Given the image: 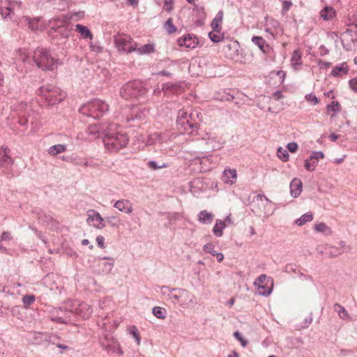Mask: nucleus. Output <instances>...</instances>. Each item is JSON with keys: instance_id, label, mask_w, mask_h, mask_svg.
Masks as SVG:
<instances>
[{"instance_id": "f257e3e1", "label": "nucleus", "mask_w": 357, "mask_h": 357, "mask_svg": "<svg viewBox=\"0 0 357 357\" xmlns=\"http://www.w3.org/2000/svg\"><path fill=\"white\" fill-rule=\"evenodd\" d=\"M116 127V124L109 123L104 129L103 143L110 151H118L125 147L129 141L127 135L115 131Z\"/></svg>"}, {"instance_id": "f03ea898", "label": "nucleus", "mask_w": 357, "mask_h": 357, "mask_svg": "<svg viewBox=\"0 0 357 357\" xmlns=\"http://www.w3.org/2000/svg\"><path fill=\"white\" fill-rule=\"evenodd\" d=\"M199 114L197 112H188L183 109L179 110L176 119L178 130L183 134L195 135L197 134L199 123L197 119Z\"/></svg>"}, {"instance_id": "7ed1b4c3", "label": "nucleus", "mask_w": 357, "mask_h": 357, "mask_svg": "<svg viewBox=\"0 0 357 357\" xmlns=\"http://www.w3.org/2000/svg\"><path fill=\"white\" fill-rule=\"evenodd\" d=\"M163 294H167L169 298L174 304H178L183 308H188L195 304L194 295L186 289L162 287Z\"/></svg>"}, {"instance_id": "20e7f679", "label": "nucleus", "mask_w": 357, "mask_h": 357, "mask_svg": "<svg viewBox=\"0 0 357 357\" xmlns=\"http://www.w3.org/2000/svg\"><path fill=\"white\" fill-rule=\"evenodd\" d=\"M146 84L139 80L130 81L120 89V96L126 99H139L148 92Z\"/></svg>"}, {"instance_id": "39448f33", "label": "nucleus", "mask_w": 357, "mask_h": 357, "mask_svg": "<svg viewBox=\"0 0 357 357\" xmlns=\"http://www.w3.org/2000/svg\"><path fill=\"white\" fill-rule=\"evenodd\" d=\"M37 94L49 105L58 104L66 97V93L64 91L52 84L40 86L37 90Z\"/></svg>"}, {"instance_id": "423d86ee", "label": "nucleus", "mask_w": 357, "mask_h": 357, "mask_svg": "<svg viewBox=\"0 0 357 357\" xmlns=\"http://www.w3.org/2000/svg\"><path fill=\"white\" fill-rule=\"evenodd\" d=\"M109 109V105L104 101L99 99H94L82 105L79 112L94 119H99Z\"/></svg>"}, {"instance_id": "0eeeda50", "label": "nucleus", "mask_w": 357, "mask_h": 357, "mask_svg": "<svg viewBox=\"0 0 357 357\" xmlns=\"http://www.w3.org/2000/svg\"><path fill=\"white\" fill-rule=\"evenodd\" d=\"M33 59L36 66L43 70H53L57 67L58 61L54 59L46 49H36Z\"/></svg>"}, {"instance_id": "6e6552de", "label": "nucleus", "mask_w": 357, "mask_h": 357, "mask_svg": "<svg viewBox=\"0 0 357 357\" xmlns=\"http://www.w3.org/2000/svg\"><path fill=\"white\" fill-rule=\"evenodd\" d=\"M114 43L119 51L128 53L137 50V44L134 43L132 38L127 35H118L114 37Z\"/></svg>"}, {"instance_id": "1a4fd4ad", "label": "nucleus", "mask_w": 357, "mask_h": 357, "mask_svg": "<svg viewBox=\"0 0 357 357\" xmlns=\"http://www.w3.org/2000/svg\"><path fill=\"white\" fill-rule=\"evenodd\" d=\"M254 284L258 286L259 294L261 296H268L272 292V280L266 275H260L255 281Z\"/></svg>"}, {"instance_id": "9d476101", "label": "nucleus", "mask_w": 357, "mask_h": 357, "mask_svg": "<svg viewBox=\"0 0 357 357\" xmlns=\"http://www.w3.org/2000/svg\"><path fill=\"white\" fill-rule=\"evenodd\" d=\"M52 321L59 324H66L71 320L73 312L64 307L54 308L50 312Z\"/></svg>"}, {"instance_id": "9b49d317", "label": "nucleus", "mask_w": 357, "mask_h": 357, "mask_svg": "<svg viewBox=\"0 0 357 357\" xmlns=\"http://www.w3.org/2000/svg\"><path fill=\"white\" fill-rule=\"evenodd\" d=\"M114 266V259L109 257L99 258L98 273L100 275L109 274Z\"/></svg>"}, {"instance_id": "f8f14e48", "label": "nucleus", "mask_w": 357, "mask_h": 357, "mask_svg": "<svg viewBox=\"0 0 357 357\" xmlns=\"http://www.w3.org/2000/svg\"><path fill=\"white\" fill-rule=\"evenodd\" d=\"M86 222L89 225H93L94 227L101 229L105 227V219L102 218L100 214L93 210L91 209L87 211Z\"/></svg>"}, {"instance_id": "ddd939ff", "label": "nucleus", "mask_w": 357, "mask_h": 357, "mask_svg": "<svg viewBox=\"0 0 357 357\" xmlns=\"http://www.w3.org/2000/svg\"><path fill=\"white\" fill-rule=\"evenodd\" d=\"M14 160L8 155L6 148L0 149V169L9 170L13 165Z\"/></svg>"}, {"instance_id": "4468645a", "label": "nucleus", "mask_w": 357, "mask_h": 357, "mask_svg": "<svg viewBox=\"0 0 357 357\" xmlns=\"http://www.w3.org/2000/svg\"><path fill=\"white\" fill-rule=\"evenodd\" d=\"M177 42L179 46H185L190 49L195 48L199 43L197 38L191 34H187L178 38Z\"/></svg>"}, {"instance_id": "2eb2a0df", "label": "nucleus", "mask_w": 357, "mask_h": 357, "mask_svg": "<svg viewBox=\"0 0 357 357\" xmlns=\"http://www.w3.org/2000/svg\"><path fill=\"white\" fill-rule=\"evenodd\" d=\"M75 312L83 319H88L93 313V308L89 304L82 303L76 307Z\"/></svg>"}, {"instance_id": "dca6fc26", "label": "nucleus", "mask_w": 357, "mask_h": 357, "mask_svg": "<svg viewBox=\"0 0 357 357\" xmlns=\"http://www.w3.org/2000/svg\"><path fill=\"white\" fill-rule=\"evenodd\" d=\"M302 186H303V184H302V181H301V179L294 178L291 181V183H290L291 195L294 198L298 197L302 192Z\"/></svg>"}, {"instance_id": "f3484780", "label": "nucleus", "mask_w": 357, "mask_h": 357, "mask_svg": "<svg viewBox=\"0 0 357 357\" xmlns=\"http://www.w3.org/2000/svg\"><path fill=\"white\" fill-rule=\"evenodd\" d=\"M114 207L121 212L130 213L132 211V204L127 199L118 200L114 204Z\"/></svg>"}, {"instance_id": "a211bd4d", "label": "nucleus", "mask_w": 357, "mask_h": 357, "mask_svg": "<svg viewBox=\"0 0 357 357\" xmlns=\"http://www.w3.org/2000/svg\"><path fill=\"white\" fill-rule=\"evenodd\" d=\"M252 42L257 45L264 54H267L271 50L269 45L266 44V40L261 36H253Z\"/></svg>"}, {"instance_id": "6ab92c4d", "label": "nucleus", "mask_w": 357, "mask_h": 357, "mask_svg": "<svg viewBox=\"0 0 357 357\" xmlns=\"http://www.w3.org/2000/svg\"><path fill=\"white\" fill-rule=\"evenodd\" d=\"M349 72V66L347 63L344 62L334 67L331 73L333 77H341L342 75H347Z\"/></svg>"}, {"instance_id": "aec40b11", "label": "nucleus", "mask_w": 357, "mask_h": 357, "mask_svg": "<svg viewBox=\"0 0 357 357\" xmlns=\"http://www.w3.org/2000/svg\"><path fill=\"white\" fill-rule=\"evenodd\" d=\"M222 181L225 183L233 184L236 179V171L235 169H225L222 176Z\"/></svg>"}, {"instance_id": "412c9836", "label": "nucleus", "mask_w": 357, "mask_h": 357, "mask_svg": "<svg viewBox=\"0 0 357 357\" xmlns=\"http://www.w3.org/2000/svg\"><path fill=\"white\" fill-rule=\"evenodd\" d=\"M14 4L15 5L16 4L18 6H20L21 2H17L15 1H10L9 5L7 7H6L4 8H1V14L3 19L8 20V19L11 18V14L13 13V9L14 7Z\"/></svg>"}, {"instance_id": "4be33fe9", "label": "nucleus", "mask_w": 357, "mask_h": 357, "mask_svg": "<svg viewBox=\"0 0 357 357\" xmlns=\"http://www.w3.org/2000/svg\"><path fill=\"white\" fill-rule=\"evenodd\" d=\"M223 14V11L220 10L211 24L212 29L216 32H220L222 29L221 24L222 22Z\"/></svg>"}, {"instance_id": "5701e85b", "label": "nucleus", "mask_w": 357, "mask_h": 357, "mask_svg": "<svg viewBox=\"0 0 357 357\" xmlns=\"http://www.w3.org/2000/svg\"><path fill=\"white\" fill-rule=\"evenodd\" d=\"M104 129H106V128L98 124L90 125L88 128V132L95 137H100L101 135L104 137Z\"/></svg>"}, {"instance_id": "b1692460", "label": "nucleus", "mask_w": 357, "mask_h": 357, "mask_svg": "<svg viewBox=\"0 0 357 357\" xmlns=\"http://www.w3.org/2000/svg\"><path fill=\"white\" fill-rule=\"evenodd\" d=\"M213 217L214 215L213 213L204 210L199 212L198 215V220L202 224H211L213 222Z\"/></svg>"}, {"instance_id": "393cba45", "label": "nucleus", "mask_w": 357, "mask_h": 357, "mask_svg": "<svg viewBox=\"0 0 357 357\" xmlns=\"http://www.w3.org/2000/svg\"><path fill=\"white\" fill-rule=\"evenodd\" d=\"M325 251L331 257H337L344 252V250H341V248L331 245H326L325 246Z\"/></svg>"}, {"instance_id": "a878e982", "label": "nucleus", "mask_w": 357, "mask_h": 357, "mask_svg": "<svg viewBox=\"0 0 357 357\" xmlns=\"http://www.w3.org/2000/svg\"><path fill=\"white\" fill-rule=\"evenodd\" d=\"M75 31H77L83 38H93V34L91 31L86 26L82 24H77L75 25Z\"/></svg>"}, {"instance_id": "bb28decb", "label": "nucleus", "mask_w": 357, "mask_h": 357, "mask_svg": "<svg viewBox=\"0 0 357 357\" xmlns=\"http://www.w3.org/2000/svg\"><path fill=\"white\" fill-rule=\"evenodd\" d=\"M226 225L221 220H217L213 228V232L217 237H220L223 235V229L225 228Z\"/></svg>"}, {"instance_id": "cd10ccee", "label": "nucleus", "mask_w": 357, "mask_h": 357, "mask_svg": "<svg viewBox=\"0 0 357 357\" xmlns=\"http://www.w3.org/2000/svg\"><path fill=\"white\" fill-rule=\"evenodd\" d=\"M67 147L64 144H56L49 148L48 153L52 155H56L59 153L66 151Z\"/></svg>"}, {"instance_id": "c85d7f7f", "label": "nucleus", "mask_w": 357, "mask_h": 357, "mask_svg": "<svg viewBox=\"0 0 357 357\" xmlns=\"http://www.w3.org/2000/svg\"><path fill=\"white\" fill-rule=\"evenodd\" d=\"M335 14V11L333 9V8L328 6L325 7L320 12L321 17L325 20H328L333 18Z\"/></svg>"}, {"instance_id": "c756f323", "label": "nucleus", "mask_w": 357, "mask_h": 357, "mask_svg": "<svg viewBox=\"0 0 357 357\" xmlns=\"http://www.w3.org/2000/svg\"><path fill=\"white\" fill-rule=\"evenodd\" d=\"M313 220V215L311 212L306 213L301 215V218L296 220V223L298 226H303L307 222H311Z\"/></svg>"}, {"instance_id": "7c9ffc66", "label": "nucleus", "mask_w": 357, "mask_h": 357, "mask_svg": "<svg viewBox=\"0 0 357 357\" xmlns=\"http://www.w3.org/2000/svg\"><path fill=\"white\" fill-rule=\"evenodd\" d=\"M334 310L338 314L339 317L342 319L349 318V314L345 308L339 303H335L333 306Z\"/></svg>"}, {"instance_id": "2f4dec72", "label": "nucleus", "mask_w": 357, "mask_h": 357, "mask_svg": "<svg viewBox=\"0 0 357 357\" xmlns=\"http://www.w3.org/2000/svg\"><path fill=\"white\" fill-rule=\"evenodd\" d=\"M139 54H149L155 52V47L153 44H146L135 50Z\"/></svg>"}, {"instance_id": "473e14b6", "label": "nucleus", "mask_w": 357, "mask_h": 357, "mask_svg": "<svg viewBox=\"0 0 357 357\" xmlns=\"http://www.w3.org/2000/svg\"><path fill=\"white\" fill-rule=\"evenodd\" d=\"M38 215L39 222L44 225H48L53 221V218L50 215L45 214V213H38Z\"/></svg>"}, {"instance_id": "72a5a7b5", "label": "nucleus", "mask_w": 357, "mask_h": 357, "mask_svg": "<svg viewBox=\"0 0 357 357\" xmlns=\"http://www.w3.org/2000/svg\"><path fill=\"white\" fill-rule=\"evenodd\" d=\"M67 162L73 163L77 165H82L84 167L88 166V162L86 159H83V158H79L77 156H75V157L72 156L71 158H68Z\"/></svg>"}, {"instance_id": "f704fd0d", "label": "nucleus", "mask_w": 357, "mask_h": 357, "mask_svg": "<svg viewBox=\"0 0 357 357\" xmlns=\"http://www.w3.org/2000/svg\"><path fill=\"white\" fill-rule=\"evenodd\" d=\"M152 312L158 319H163L166 317V310L160 307H154Z\"/></svg>"}, {"instance_id": "c9c22d12", "label": "nucleus", "mask_w": 357, "mask_h": 357, "mask_svg": "<svg viewBox=\"0 0 357 357\" xmlns=\"http://www.w3.org/2000/svg\"><path fill=\"white\" fill-rule=\"evenodd\" d=\"M147 166L151 169L156 170V169L167 167L168 165L165 162L159 164L154 160H150L147 162Z\"/></svg>"}, {"instance_id": "e433bc0d", "label": "nucleus", "mask_w": 357, "mask_h": 357, "mask_svg": "<svg viewBox=\"0 0 357 357\" xmlns=\"http://www.w3.org/2000/svg\"><path fill=\"white\" fill-rule=\"evenodd\" d=\"M291 61L293 66L301 65V54L298 50L294 51Z\"/></svg>"}, {"instance_id": "4c0bfd02", "label": "nucleus", "mask_w": 357, "mask_h": 357, "mask_svg": "<svg viewBox=\"0 0 357 357\" xmlns=\"http://www.w3.org/2000/svg\"><path fill=\"white\" fill-rule=\"evenodd\" d=\"M165 28L168 33H174L176 31V27L173 24V20L169 18L165 23Z\"/></svg>"}, {"instance_id": "58836bf2", "label": "nucleus", "mask_w": 357, "mask_h": 357, "mask_svg": "<svg viewBox=\"0 0 357 357\" xmlns=\"http://www.w3.org/2000/svg\"><path fill=\"white\" fill-rule=\"evenodd\" d=\"M297 271L298 272V275L301 276H304V275L298 270V266L295 264H288L285 266V272L288 273H296ZM305 278H307L306 275H305Z\"/></svg>"}, {"instance_id": "ea45409f", "label": "nucleus", "mask_w": 357, "mask_h": 357, "mask_svg": "<svg viewBox=\"0 0 357 357\" xmlns=\"http://www.w3.org/2000/svg\"><path fill=\"white\" fill-rule=\"evenodd\" d=\"M107 222L112 227H119L120 220L115 216H108L105 219V222Z\"/></svg>"}, {"instance_id": "a19ab883", "label": "nucleus", "mask_w": 357, "mask_h": 357, "mask_svg": "<svg viewBox=\"0 0 357 357\" xmlns=\"http://www.w3.org/2000/svg\"><path fill=\"white\" fill-rule=\"evenodd\" d=\"M225 47L227 49H228L229 50L234 51V54H233L234 55H235V54H236V56L238 55L240 45L237 41L231 42V43L227 44L225 46Z\"/></svg>"}, {"instance_id": "79ce46f5", "label": "nucleus", "mask_w": 357, "mask_h": 357, "mask_svg": "<svg viewBox=\"0 0 357 357\" xmlns=\"http://www.w3.org/2000/svg\"><path fill=\"white\" fill-rule=\"evenodd\" d=\"M277 155L283 162H286L289 160L288 151L282 147L278 149Z\"/></svg>"}, {"instance_id": "37998d69", "label": "nucleus", "mask_w": 357, "mask_h": 357, "mask_svg": "<svg viewBox=\"0 0 357 357\" xmlns=\"http://www.w3.org/2000/svg\"><path fill=\"white\" fill-rule=\"evenodd\" d=\"M314 229L318 232L326 233L328 231L329 233L331 232V229L325 223L323 222L316 224L314 226Z\"/></svg>"}, {"instance_id": "c03bdc74", "label": "nucleus", "mask_w": 357, "mask_h": 357, "mask_svg": "<svg viewBox=\"0 0 357 357\" xmlns=\"http://www.w3.org/2000/svg\"><path fill=\"white\" fill-rule=\"evenodd\" d=\"M317 162L316 160H311L310 158L309 159H306L305 160V168L308 171H313L315 167L317 165Z\"/></svg>"}, {"instance_id": "a18cd8bd", "label": "nucleus", "mask_w": 357, "mask_h": 357, "mask_svg": "<svg viewBox=\"0 0 357 357\" xmlns=\"http://www.w3.org/2000/svg\"><path fill=\"white\" fill-rule=\"evenodd\" d=\"M36 300V298H35V296L34 295H25L24 296H23L22 298V303L25 305H31V304H33L34 303Z\"/></svg>"}, {"instance_id": "49530a36", "label": "nucleus", "mask_w": 357, "mask_h": 357, "mask_svg": "<svg viewBox=\"0 0 357 357\" xmlns=\"http://www.w3.org/2000/svg\"><path fill=\"white\" fill-rule=\"evenodd\" d=\"M215 245L211 243H208L203 247V250L206 253H209L213 256H215L216 251L214 250Z\"/></svg>"}, {"instance_id": "de8ad7c7", "label": "nucleus", "mask_w": 357, "mask_h": 357, "mask_svg": "<svg viewBox=\"0 0 357 357\" xmlns=\"http://www.w3.org/2000/svg\"><path fill=\"white\" fill-rule=\"evenodd\" d=\"M305 99L307 102L312 103L314 105L319 102V99L313 93H310L309 94L305 95Z\"/></svg>"}, {"instance_id": "09e8293b", "label": "nucleus", "mask_w": 357, "mask_h": 357, "mask_svg": "<svg viewBox=\"0 0 357 357\" xmlns=\"http://www.w3.org/2000/svg\"><path fill=\"white\" fill-rule=\"evenodd\" d=\"M130 333L132 335V336L135 337L137 344H139L140 343V335L138 332V329L135 326H132L129 329Z\"/></svg>"}, {"instance_id": "8fccbe9b", "label": "nucleus", "mask_w": 357, "mask_h": 357, "mask_svg": "<svg viewBox=\"0 0 357 357\" xmlns=\"http://www.w3.org/2000/svg\"><path fill=\"white\" fill-rule=\"evenodd\" d=\"M328 111H333L337 112L340 109V105L337 101H333L331 104L327 105Z\"/></svg>"}, {"instance_id": "3c124183", "label": "nucleus", "mask_w": 357, "mask_h": 357, "mask_svg": "<svg viewBox=\"0 0 357 357\" xmlns=\"http://www.w3.org/2000/svg\"><path fill=\"white\" fill-rule=\"evenodd\" d=\"M234 336L241 342V344L243 347H245L247 346L248 341L242 337L240 332H234Z\"/></svg>"}, {"instance_id": "603ef678", "label": "nucleus", "mask_w": 357, "mask_h": 357, "mask_svg": "<svg viewBox=\"0 0 357 357\" xmlns=\"http://www.w3.org/2000/svg\"><path fill=\"white\" fill-rule=\"evenodd\" d=\"M324 154L322 151H314L310 156L311 160H316L317 162L319 158H324Z\"/></svg>"}, {"instance_id": "864d4df0", "label": "nucleus", "mask_w": 357, "mask_h": 357, "mask_svg": "<svg viewBox=\"0 0 357 357\" xmlns=\"http://www.w3.org/2000/svg\"><path fill=\"white\" fill-rule=\"evenodd\" d=\"M292 6V2L291 0H284L283 1V5H282V14H285L291 8V6Z\"/></svg>"}, {"instance_id": "5fc2aeb1", "label": "nucleus", "mask_w": 357, "mask_h": 357, "mask_svg": "<svg viewBox=\"0 0 357 357\" xmlns=\"http://www.w3.org/2000/svg\"><path fill=\"white\" fill-rule=\"evenodd\" d=\"M208 36H209L210 39L214 43H218V42L221 41V40L222 39V36H220V35H218L215 33H213V32H210L208 33Z\"/></svg>"}, {"instance_id": "6e6d98bb", "label": "nucleus", "mask_w": 357, "mask_h": 357, "mask_svg": "<svg viewBox=\"0 0 357 357\" xmlns=\"http://www.w3.org/2000/svg\"><path fill=\"white\" fill-rule=\"evenodd\" d=\"M350 88L356 93H357V78H353L349 82Z\"/></svg>"}, {"instance_id": "4d7b16f0", "label": "nucleus", "mask_w": 357, "mask_h": 357, "mask_svg": "<svg viewBox=\"0 0 357 357\" xmlns=\"http://www.w3.org/2000/svg\"><path fill=\"white\" fill-rule=\"evenodd\" d=\"M287 147L291 153H295L298 149V144L296 142H290Z\"/></svg>"}, {"instance_id": "13d9d810", "label": "nucleus", "mask_w": 357, "mask_h": 357, "mask_svg": "<svg viewBox=\"0 0 357 357\" xmlns=\"http://www.w3.org/2000/svg\"><path fill=\"white\" fill-rule=\"evenodd\" d=\"M98 247L100 248H105V238L102 236H98L96 239Z\"/></svg>"}, {"instance_id": "bf43d9fd", "label": "nucleus", "mask_w": 357, "mask_h": 357, "mask_svg": "<svg viewBox=\"0 0 357 357\" xmlns=\"http://www.w3.org/2000/svg\"><path fill=\"white\" fill-rule=\"evenodd\" d=\"M12 239V236L10 232L3 231L1 236V240L4 241H10Z\"/></svg>"}, {"instance_id": "052dcab7", "label": "nucleus", "mask_w": 357, "mask_h": 357, "mask_svg": "<svg viewBox=\"0 0 357 357\" xmlns=\"http://www.w3.org/2000/svg\"><path fill=\"white\" fill-rule=\"evenodd\" d=\"M173 0H165V7L168 12L171 11L173 9Z\"/></svg>"}, {"instance_id": "680f3d73", "label": "nucleus", "mask_w": 357, "mask_h": 357, "mask_svg": "<svg viewBox=\"0 0 357 357\" xmlns=\"http://www.w3.org/2000/svg\"><path fill=\"white\" fill-rule=\"evenodd\" d=\"M90 48H91V51L95 52L96 53H100L102 51V47H100L99 45H93L92 43L90 45Z\"/></svg>"}, {"instance_id": "e2e57ef3", "label": "nucleus", "mask_w": 357, "mask_h": 357, "mask_svg": "<svg viewBox=\"0 0 357 357\" xmlns=\"http://www.w3.org/2000/svg\"><path fill=\"white\" fill-rule=\"evenodd\" d=\"M176 85L172 84H169V83L163 84V86H162V90L163 91L173 90V89H176Z\"/></svg>"}, {"instance_id": "0e129e2a", "label": "nucleus", "mask_w": 357, "mask_h": 357, "mask_svg": "<svg viewBox=\"0 0 357 357\" xmlns=\"http://www.w3.org/2000/svg\"><path fill=\"white\" fill-rule=\"evenodd\" d=\"M320 50H321V52H320L321 56L326 55L329 52L328 50L324 45H321L320 47Z\"/></svg>"}, {"instance_id": "69168bd1", "label": "nucleus", "mask_w": 357, "mask_h": 357, "mask_svg": "<svg viewBox=\"0 0 357 357\" xmlns=\"http://www.w3.org/2000/svg\"><path fill=\"white\" fill-rule=\"evenodd\" d=\"M321 68H328L331 66V63L320 61L319 63Z\"/></svg>"}, {"instance_id": "338daca9", "label": "nucleus", "mask_w": 357, "mask_h": 357, "mask_svg": "<svg viewBox=\"0 0 357 357\" xmlns=\"http://www.w3.org/2000/svg\"><path fill=\"white\" fill-rule=\"evenodd\" d=\"M215 256H216V257H217V261H218V262H221V261L223 260V259H224V255H223V254H222V253H221V252H216L215 253Z\"/></svg>"}, {"instance_id": "774afa93", "label": "nucleus", "mask_w": 357, "mask_h": 357, "mask_svg": "<svg viewBox=\"0 0 357 357\" xmlns=\"http://www.w3.org/2000/svg\"><path fill=\"white\" fill-rule=\"evenodd\" d=\"M158 75H162V76H167V77H171L172 76V73L169 71H167V70H162V71H160Z\"/></svg>"}]
</instances>
